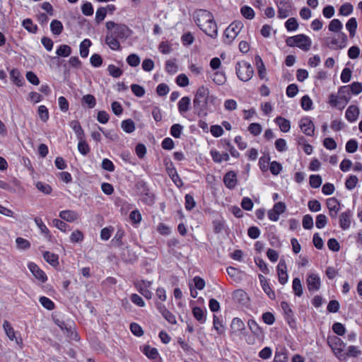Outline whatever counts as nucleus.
I'll use <instances>...</instances> for the list:
<instances>
[{"label":"nucleus","mask_w":362,"mask_h":362,"mask_svg":"<svg viewBox=\"0 0 362 362\" xmlns=\"http://www.w3.org/2000/svg\"><path fill=\"white\" fill-rule=\"evenodd\" d=\"M292 288L296 296L300 297L303 295V287L299 278L293 279Z\"/></svg>","instance_id":"79ce46f5"},{"label":"nucleus","mask_w":362,"mask_h":362,"mask_svg":"<svg viewBox=\"0 0 362 362\" xmlns=\"http://www.w3.org/2000/svg\"><path fill=\"white\" fill-rule=\"evenodd\" d=\"M347 86L351 93V95H358L362 92V84L359 82H354Z\"/></svg>","instance_id":"e2e57ef3"},{"label":"nucleus","mask_w":362,"mask_h":362,"mask_svg":"<svg viewBox=\"0 0 362 362\" xmlns=\"http://www.w3.org/2000/svg\"><path fill=\"white\" fill-rule=\"evenodd\" d=\"M255 61L259 77L261 79H264L266 77V68L264 62L259 55L255 57Z\"/></svg>","instance_id":"b1692460"},{"label":"nucleus","mask_w":362,"mask_h":362,"mask_svg":"<svg viewBox=\"0 0 362 362\" xmlns=\"http://www.w3.org/2000/svg\"><path fill=\"white\" fill-rule=\"evenodd\" d=\"M36 188L45 194H50L52 192V187L45 182L38 181L35 183Z\"/></svg>","instance_id":"ea45409f"},{"label":"nucleus","mask_w":362,"mask_h":362,"mask_svg":"<svg viewBox=\"0 0 362 362\" xmlns=\"http://www.w3.org/2000/svg\"><path fill=\"white\" fill-rule=\"evenodd\" d=\"M352 213L350 210L340 214L339 216V226L342 230H347L350 228L351 223Z\"/></svg>","instance_id":"f8f14e48"},{"label":"nucleus","mask_w":362,"mask_h":362,"mask_svg":"<svg viewBox=\"0 0 362 362\" xmlns=\"http://www.w3.org/2000/svg\"><path fill=\"white\" fill-rule=\"evenodd\" d=\"M107 16V9L105 7H99L95 13V22L99 24L102 21H104Z\"/></svg>","instance_id":"603ef678"},{"label":"nucleus","mask_w":362,"mask_h":362,"mask_svg":"<svg viewBox=\"0 0 362 362\" xmlns=\"http://www.w3.org/2000/svg\"><path fill=\"white\" fill-rule=\"evenodd\" d=\"M235 72L238 78L244 82L250 81L254 74L252 66L245 61H240L236 63Z\"/></svg>","instance_id":"20e7f679"},{"label":"nucleus","mask_w":362,"mask_h":362,"mask_svg":"<svg viewBox=\"0 0 362 362\" xmlns=\"http://www.w3.org/2000/svg\"><path fill=\"white\" fill-rule=\"evenodd\" d=\"M107 71L109 74L114 78H119L123 74L122 70L114 64H110L107 66Z\"/></svg>","instance_id":"8fccbe9b"},{"label":"nucleus","mask_w":362,"mask_h":362,"mask_svg":"<svg viewBox=\"0 0 362 362\" xmlns=\"http://www.w3.org/2000/svg\"><path fill=\"white\" fill-rule=\"evenodd\" d=\"M10 78L11 81L18 87L23 86L25 83L23 76L17 69H13L11 70Z\"/></svg>","instance_id":"dca6fc26"},{"label":"nucleus","mask_w":362,"mask_h":362,"mask_svg":"<svg viewBox=\"0 0 362 362\" xmlns=\"http://www.w3.org/2000/svg\"><path fill=\"white\" fill-rule=\"evenodd\" d=\"M160 311L163 315V317L170 324L172 325H175L176 324L177 321H176V318H175V316L171 313L170 312L169 310H168L167 309L164 308V309H161L160 308Z\"/></svg>","instance_id":"de8ad7c7"},{"label":"nucleus","mask_w":362,"mask_h":362,"mask_svg":"<svg viewBox=\"0 0 362 362\" xmlns=\"http://www.w3.org/2000/svg\"><path fill=\"white\" fill-rule=\"evenodd\" d=\"M213 327L216 330L218 334H224L225 327L222 324L221 320L215 315H214L213 317Z\"/></svg>","instance_id":"c03bdc74"},{"label":"nucleus","mask_w":362,"mask_h":362,"mask_svg":"<svg viewBox=\"0 0 362 362\" xmlns=\"http://www.w3.org/2000/svg\"><path fill=\"white\" fill-rule=\"evenodd\" d=\"M92 42L89 39H84L80 43V55L83 58H86L88 57L89 54V47L91 46Z\"/></svg>","instance_id":"393cba45"},{"label":"nucleus","mask_w":362,"mask_h":362,"mask_svg":"<svg viewBox=\"0 0 362 362\" xmlns=\"http://www.w3.org/2000/svg\"><path fill=\"white\" fill-rule=\"evenodd\" d=\"M64 27L61 21L53 20L50 23V30L52 34L55 35H60L63 31Z\"/></svg>","instance_id":"72a5a7b5"},{"label":"nucleus","mask_w":362,"mask_h":362,"mask_svg":"<svg viewBox=\"0 0 362 362\" xmlns=\"http://www.w3.org/2000/svg\"><path fill=\"white\" fill-rule=\"evenodd\" d=\"M127 63L132 67H136L140 64V57L136 54H129L126 59Z\"/></svg>","instance_id":"864d4df0"},{"label":"nucleus","mask_w":362,"mask_h":362,"mask_svg":"<svg viewBox=\"0 0 362 362\" xmlns=\"http://www.w3.org/2000/svg\"><path fill=\"white\" fill-rule=\"evenodd\" d=\"M193 18L197 25L208 36L216 39L218 36V27L213 14L205 9L194 11Z\"/></svg>","instance_id":"f03ea898"},{"label":"nucleus","mask_w":362,"mask_h":362,"mask_svg":"<svg viewBox=\"0 0 362 362\" xmlns=\"http://www.w3.org/2000/svg\"><path fill=\"white\" fill-rule=\"evenodd\" d=\"M241 14L247 19L251 20L255 17L254 10L247 6H244L240 8Z\"/></svg>","instance_id":"4d7b16f0"},{"label":"nucleus","mask_w":362,"mask_h":362,"mask_svg":"<svg viewBox=\"0 0 362 362\" xmlns=\"http://www.w3.org/2000/svg\"><path fill=\"white\" fill-rule=\"evenodd\" d=\"M77 147L79 153L83 156H86L90 151V148L86 140L78 141Z\"/></svg>","instance_id":"3c124183"},{"label":"nucleus","mask_w":362,"mask_h":362,"mask_svg":"<svg viewBox=\"0 0 362 362\" xmlns=\"http://www.w3.org/2000/svg\"><path fill=\"white\" fill-rule=\"evenodd\" d=\"M342 23L339 19H333L330 21L328 28L329 31L339 33H341V30L342 29Z\"/></svg>","instance_id":"58836bf2"},{"label":"nucleus","mask_w":362,"mask_h":362,"mask_svg":"<svg viewBox=\"0 0 362 362\" xmlns=\"http://www.w3.org/2000/svg\"><path fill=\"white\" fill-rule=\"evenodd\" d=\"M28 268L39 282L45 283L47 281V274L37 264L32 262H29L28 264Z\"/></svg>","instance_id":"0eeeda50"},{"label":"nucleus","mask_w":362,"mask_h":362,"mask_svg":"<svg viewBox=\"0 0 362 362\" xmlns=\"http://www.w3.org/2000/svg\"><path fill=\"white\" fill-rule=\"evenodd\" d=\"M121 127L124 132L131 134L135 130V124L132 119H127L122 122Z\"/></svg>","instance_id":"c756f323"},{"label":"nucleus","mask_w":362,"mask_h":362,"mask_svg":"<svg viewBox=\"0 0 362 362\" xmlns=\"http://www.w3.org/2000/svg\"><path fill=\"white\" fill-rule=\"evenodd\" d=\"M84 235L79 230H75L70 235V240L71 243H80L83 241Z\"/></svg>","instance_id":"69168bd1"},{"label":"nucleus","mask_w":362,"mask_h":362,"mask_svg":"<svg viewBox=\"0 0 362 362\" xmlns=\"http://www.w3.org/2000/svg\"><path fill=\"white\" fill-rule=\"evenodd\" d=\"M124 236V232L122 229L117 230L115 237L111 240L113 245L117 247H121L123 245L122 239Z\"/></svg>","instance_id":"a19ab883"},{"label":"nucleus","mask_w":362,"mask_h":362,"mask_svg":"<svg viewBox=\"0 0 362 362\" xmlns=\"http://www.w3.org/2000/svg\"><path fill=\"white\" fill-rule=\"evenodd\" d=\"M358 115L359 109L358 107L356 105H350L346 110L345 117L349 122H354L358 119Z\"/></svg>","instance_id":"f3484780"},{"label":"nucleus","mask_w":362,"mask_h":362,"mask_svg":"<svg viewBox=\"0 0 362 362\" xmlns=\"http://www.w3.org/2000/svg\"><path fill=\"white\" fill-rule=\"evenodd\" d=\"M274 122L276 124L279 125L281 132H285V133L289 132V130L291 129V123H290L289 120H288L281 116H279V117H276V119H274Z\"/></svg>","instance_id":"5701e85b"},{"label":"nucleus","mask_w":362,"mask_h":362,"mask_svg":"<svg viewBox=\"0 0 362 362\" xmlns=\"http://www.w3.org/2000/svg\"><path fill=\"white\" fill-rule=\"evenodd\" d=\"M81 11L84 16H90L93 14L94 9L90 2H86L81 6Z\"/></svg>","instance_id":"0e129e2a"},{"label":"nucleus","mask_w":362,"mask_h":362,"mask_svg":"<svg viewBox=\"0 0 362 362\" xmlns=\"http://www.w3.org/2000/svg\"><path fill=\"white\" fill-rule=\"evenodd\" d=\"M285 27L288 31H295L298 28V23L295 18H288L285 23Z\"/></svg>","instance_id":"052dcab7"},{"label":"nucleus","mask_w":362,"mask_h":362,"mask_svg":"<svg viewBox=\"0 0 362 362\" xmlns=\"http://www.w3.org/2000/svg\"><path fill=\"white\" fill-rule=\"evenodd\" d=\"M191 104V100L189 97L185 96L182 98L177 104L178 111L181 115H184L189 110V106Z\"/></svg>","instance_id":"6ab92c4d"},{"label":"nucleus","mask_w":362,"mask_h":362,"mask_svg":"<svg viewBox=\"0 0 362 362\" xmlns=\"http://www.w3.org/2000/svg\"><path fill=\"white\" fill-rule=\"evenodd\" d=\"M140 350L145 356L151 359L156 358L158 355L157 349L151 347L149 345L140 346Z\"/></svg>","instance_id":"412c9836"},{"label":"nucleus","mask_w":362,"mask_h":362,"mask_svg":"<svg viewBox=\"0 0 362 362\" xmlns=\"http://www.w3.org/2000/svg\"><path fill=\"white\" fill-rule=\"evenodd\" d=\"M210 154L214 162L216 163H221L223 161H228L230 158L228 153H220L219 151L215 149L211 150L210 151Z\"/></svg>","instance_id":"a211bd4d"},{"label":"nucleus","mask_w":362,"mask_h":362,"mask_svg":"<svg viewBox=\"0 0 362 362\" xmlns=\"http://www.w3.org/2000/svg\"><path fill=\"white\" fill-rule=\"evenodd\" d=\"M230 328L233 332H241L245 329L244 322L238 317L233 319Z\"/></svg>","instance_id":"cd10ccee"},{"label":"nucleus","mask_w":362,"mask_h":362,"mask_svg":"<svg viewBox=\"0 0 362 362\" xmlns=\"http://www.w3.org/2000/svg\"><path fill=\"white\" fill-rule=\"evenodd\" d=\"M243 28V24L240 21H234L230 23L224 31L223 42L228 45L231 44L238 35Z\"/></svg>","instance_id":"39448f33"},{"label":"nucleus","mask_w":362,"mask_h":362,"mask_svg":"<svg viewBox=\"0 0 362 362\" xmlns=\"http://www.w3.org/2000/svg\"><path fill=\"white\" fill-rule=\"evenodd\" d=\"M39 302L45 308L47 309L48 310H52L55 308L54 303L46 296L40 297Z\"/></svg>","instance_id":"37998d69"},{"label":"nucleus","mask_w":362,"mask_h":362,"mask_svg":"<svg viewBox=\"0 0 362 362\" xmlns=\"http://www.w3.org/2000/svg\"><path fill=\"white\" fill-rule=\"evenodd\" d=\"M223 182L228 189H235L238 184L236 173L233 170L227 172L223 176Z\"/></svg>","instance_id":"9d476101"},{"label":"nucleus","mask_w":362,"mask_h":362,"mask_svg":"<svg viewBox=\"0 0 362 362\" xmlns=\"http://www.w3.org/2000/svg\"><path fill=\"white\" fill-rule=\"evenodd\" d=\"M306 284L308 291L313 292L320 289L321 281L317 274L312 273L308 275Z\"/></svg>","instance_id":"1a4fd4ad"},{"label":"nucleus","mask_w":362,"mask_h":362,"mask_svg":"<svg viewBox=\"0 0 362 362\" xmlns=\"http://www.w3.org/2000/svg\"><path fill=\"white\" fill-rule=\"evenodd\" d=\"M52 224L54 227L63 233H66L71 229L69 225L66 223L62 219L54 218L52 220Z\"/></svg>","instance_id":"2f4dec72"},{"label":"nucleus","mask_w":362,"mask_h":362,"mask_svg":"<svg viewBox=\"0 0 362 362\" xmlns=\"http://www.w3.org/2000/svg\"><path fill=\"white\" fill-rule=\"evenodd\" d=\"M247 325L250 331L257 337L262 334L263 332L259 325L255 320L250 319L247 322Z\"/></svg>","instance_id":"7c9ffc66"},{"label":"nucleus","mask_w":362,"mask_h":362,"mask_svg":"<svg viewBox=\"0 0 362 362\" xmlns=\"http://www.w3.org/2000/svg\"><path fill=\"white\" fill-rule=\"evenodd\" d=\"M338 95L341 100L342 105L339 107V110H342L345 107L347 103L351 100V93L347 86H343L339 88L338 91Z\"/></svg>","instance_id":"ddd939ff"},{"label":"nucleus","mask_w":362,"mask_h":362,"mask_svg":"<svg viewBox=\"0 0 362 362\" xmlns=\"http://www.w3.org/2000/svg\"><path fill=\"white\" fill-rule=\"evenodd\" d=\"M326 204L329 211L340 210V202L334 197L327 199Z\"/></svg>","instance_id":"a18cd8bd"},{"label":"nucleus","mask_w":362,"mask_h":362,"mask_svg":"<svg viewBox=\"0 0 362 362\" xmlns=\"http://www.w3.org/2000/svg\"><path fill=\"white\" fill-rule=\"evenodd\" d=\"M43 258L48 264L54 267L59 265V256L55 253L45 251L43 253Z\"/></svg>","instance_id":"aec40b11"},{"label":"nucleus","mask_w":362,"mask_h":362,"mask_svg":"<svg viewBox=\"0 0 362 362\" xmlns=\"http://www.w3.org/2000/svg\"><path fill=\"white\" fill-rule=\"evenodd\" d=\"M71 53V48L67 45H61L56 50L57 56L67 57Z\"/></svg>","instance_id":"e433bc0d"},{"label":"nucleus","mask_w":362,"mask_h":362,"mask_svg":"<svg viewBox=\"0 0 362 362\" xmlns=\"http://www.w3.org/2000/svg\"><path fill=\"white\" fill-rule=\"evenodd\" d=\"M346 28L351 37H354L357 28V21L355 18H351L346 23Z\"/></svg>","instance_id":"f704fd0d"},{"label":"nucleus","mask_w":362,"mask_h":362,"mask_svg":"<svg viewBox=\"0 0 362 362\" xmlns=\"http://www.w3.org/2000/svg\"><path fill=\"white\" fill-rule=\"evenodd\" d=\"M300 105L301 107L305 111L310 110L313 108V101L308 95L302 97Z\"/></svg>","instance_id":"5fc2aeb1"},{"label":"nucleus","mask_w":362,"mask_h":362,"mask_svg":"<svg viewBox=\"0 0 362 362\" xmlns=\"http://www.w3.org/2000/svg\"><path fill=\"white\" fill-rule=\"evenodd\" d=\"M130 330L132 333L136 337H141L144 334L142 327L136 322H132L130 324Z\"/></svg>","instance_id":"680f3d73"},{"label":"nucleus","mask_w":362,"mask_h":362,"mask_svg":"<svg viewBox=\"0 0 362 362\" xmlns=\"http://www.w3.org/2000/svg\"><path fill=\"white\" fill-rule=\"evenodd\" d=\"M3 328L5 331L6 336L9 338L10 340L13 341L16 338V335L15 331L13 327L11 326V323L7 320H4L3 323Z\"/></svg>","instance_id":"4c0bfd02"},{"label":"nucleus","mask_w":362,"mask_h":362,"mask_svg":"<svg viewBox=\"0 0 362 362\" xmlns=\"http://www.w3.org/2000/svg\"><path fill=\"white\" fill-rule=\"evenodd\" d=\"M358 182V177L356 175H351L345 182V187L347 189L352 190L356 187Z\"/></svg>","instance_id":"09e8293b"},{"label":"nucleus","mask_w":362,"mask_h":362,"mask_svg":"<svg viewBox=\"0 0 362 362\" xmlns=\"http://www.w3.org/2000/svg\"><path fill=\"white\" fill-rule=\"evenodd\" d=\"M183 127L180 124H174L170 127V134L175 139L180 138Z\"/></svg>","instance_id":"6e6d98bb"},{"label":"nucleus","mask_w":362,"mask_h":362,"mask_svg":"<svg viewBox=\"0 0 362 362\" xmlns=\"http://www.w3.org/2000/svg\"><path fill=\"white\" fill-rule=\"evenodd\" d=\"M105 26L107 28L105 43L112 50H121L120 42L130 36L131 30L124 24L116 23L112 21L106 22Z\"/></svg>","instance_id":"f257e3e1"},{"label":"nucleus","mask_w":362,"mask_h":362,"mask_svg":"<svg viewBox=\"0 0 362 362\" xmlns=\"http://www.w3.org/2000/svg\"><path fill=\"white\" fill-rule=\"evenodd\" d=\"M211 78L213 81L218 86L223 85L227 80L225 72L219 71L214 72L211 76Z\"/></svg>","instance_id":"bb28decb"},{"label":"nucleus","mask_w":362,"mask_h":362,"mask_svg":"<svg viewBox=\"0 0 362 362\" xmlns=\"http://www.w3.org/2000/svg\"><path fill=\"white\" fill-rule=\"evenodd\" d=\"M255 262L262 273L265 274H268L269 273V269L268 268L267 264H266L263 259L259 257L255 258Z\"/></svg>","instance_id":"bf43d9fd"},{"label":"nucleus","mask_w":362,"mask_h":362,"mask_svg":"<svg viewBox=\"0 0 362 362\" xmlns=\"http://www.w3.org/2000/svg\"><path fill=\"white\" fill-rule=\"evenodd\" d=\"M34 221L37 226L38 228L40 229L42 234L44 235L45 238L51 241L53 236L49 230V228L46 226V225L42 221V218L39 217H36L34 218Z\"/></svg>","instance_id":"2eb2a0df"},{"label":"nucleus","mask_w":362,"mask_h":362,"mask_svg":"<svg viewBox=\"0 0 362 362\" xmlns=\"http://www.w3.org/2000/svg\"><path fill=\"white\" fill-rule=\"evenodd\" d=\"M327 46L332 49H342L347 45L348 38L344 33H337V36L327 39Z\"/></svg>","instance_id":"423d86ee"},{"label":"nucleus","mask_w":362,"mask_h":362,"mask_svg":"<svg viewBox=\"0 0 362 362\" xmlns=\"http://www.w3.org/2000/svg\"><path fill=\"white\" fill-rule=\"evenodd\" d=\"M286 43L288 47H297L305 52L308 51L312 45L310 38L304 34L288 37L286 40Z\"/></svg>","instance_id":"7ed1b4c3"},{"label":"nucleus","mask_w":362,"mask_h":362,"mask_svg":"<svg viewBox=\"0 0 362 362\" xmlns=\"http://www.w3.org/2000/svg\"><path fill=\"white\" fill-rule=\"evenodd\" d=\"M327 223V218L325 214H318L316 217L315 226L321 229L325 227Z\"/></svg>","instance_id":"774afa93"},{"label":"nucleus","mask_w":362,"mask_h":362,"mask_svg":"<svg viewBox=\"0 0 362 362\" xmlns=\"http://www.w3.org/2000/svg\"><path fill=\"white\" fill-rule=\"evenodd\" d=\"M322 177L319 175H311L310 176V185L313 188H318L322 185Z\"/></svg>","instance_id":"13d9d810"},{"label":"nucleus","mask_w":362,"mask_h":362,"mask_svg":"<svg viewBox=\"0 0 362 362\" xmlns=\"http://www.w3.org/2000/svg\"><path fill=\"white\" fill-rule=\"evenodd\" d=\"M129 220L133 224L139 223L141 221V214L138 209L133 210L129 214Z\"/></svg>","instance_id":"338daca9"},{"label":"nucleus","mask_w":362,"mask_h":362,"mask_svg":"<svg viewBox=\"0 0 362 362\" xmlns=\"http://www.w3.org/2000/svg\"><path fill=\"white\" fill-rule=\"evenodd\" d=\"M59 216L64 221L72 223L79 218L78 213L74 210H63L59 211Z\"/></svg>","instance_id":"4468645a"},{"label":"nucleus","mask_w":362,"mask_h":362,"mask_svg":"<svg viewBox=\"0 0 362 362\" xmlns=\"http://www.w3.org/2000/svg\"><path fill=\"white\" fill-rule=\"evenodd\" d=\"M277 274L279 281L281 284L284 285L288 281L287 266L284 259H280L277 265Z\"/></svg>","instance_id":"9b49d317"},{"label":"nucleus","mask_w":362,"mask_h":362,"mask_svg":"<svg viewBox=\"0 0 362 362\" xmlns=\"http://www.w3.org/2000/svg\"><path fill=\"white\" fill-rule=\"evenodd\" d=\"M299 127L306 136H311L314 134L315 125L309 117H304L300 119Z\"/></svg>","instance_id":"6e6552de"},{"label":"nucleus","mask_w":362,"mask_h":362,"mask_svg":"<svg viewBox=\"0 0 362 362\" xmlns=\"http://www.w3.org/2000/svg\"><path fill=\"white\" fill-rule=\"evenodd\" d=\"M287 361H288L287 350L285 348L277 349L275 352L274 361V362H287Z\"/></svg>","instance_id":"a878e982"},{"label":"nucleus","mask_w":362,"mask_h":362,"mask_svg":"<svg viewBox=\"0 0 362 362\" xmlns=\"http://www.w3.org/2000/svg\"><path fill=\"white\" fill-rule=\"evenodd\" d=\"M16 244L18 249L23 250L29 249L31 245L29 240L21 237H18L16 239Z\"/></svg>","instance_id":"49530a36"},{"label":"nucleus","mask_w":362,"mask_h":362,"mask_svg":"<svg viewBox=\"0 0 362 362\" xmlns=\"http://www.w3.org/2000/svg\"><path fill=\"white\" fill-rule=\"evenodd\" d=\"M81 105L89 109H93L96 105V99L93 95L86 94L81 98Z\"/></svg>","instance_id":"4be33fe9"},{"label":"nucleus","mask_w":362,"mask_h":362,"mask_svg":"<svg viewBox=\"0 0 362 362\" xmlns=\"http://www.w3.org/2000/svg\"><path fill=\"white\" fill-rule=\"evenodd\" d=\"M192 313L194 318L200 323L203 324L206 322V316L203 310L200 307L195 306L192 309Z\"/></svg>","instance_id":"c9c22d12"},{"label":"nucleus","mask_w":362,"mask_h":362,"mask_svg":"<svg viewBox=\"0 0 362 362\" xmlns=\"http://www.w3.org/2000/svg\"><path fill=\"white\" fill-rule=\"evenodd\" d=\"M37 115L40 118V119L42 122H47L49 119V113L48 108L44 105H41L37 108Z\"/></svg>","instance_id":"c85d7f7f"},{"label":"nucleus","mask_w":362,"mask_h":362,"mask_svg":"<svg viewBox=\"0 0 362 362\" xmlns=\"http://www.w3.org/2000/svg\"><path fill=\"white\" fill-rule=\"evenodd\" d=\"M23 28L30 33H36L37 31V25L34 24L30 18H25L22 22Z\"/></svg>","instance_id":"473e14b6"}]
</instances>
